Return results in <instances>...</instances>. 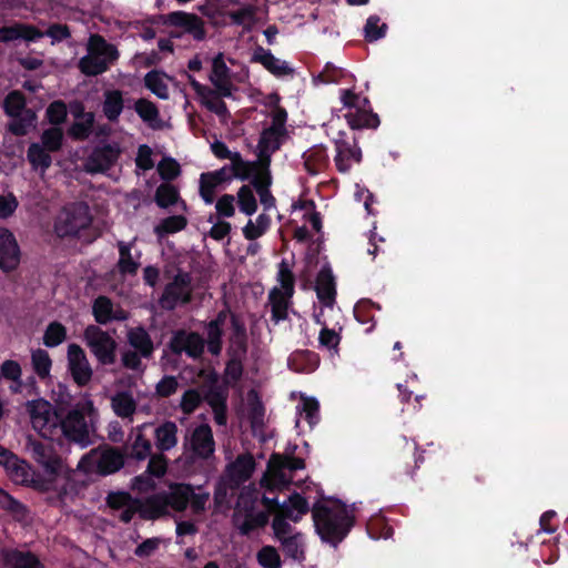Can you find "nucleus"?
<instances>
[{"label": "nucleus", "mask_w": 568, "mask_h": 568, "mask_svg": "<svg viewBox=\"0 0 568 568\" xmlns=\"http://www.w3.org/2000/svg\"><path fill=\"white\" fill-rule=\"evenodd\" d=\"M324 500L322 496L312 507L315 531L323 542L337 548L355 525V518L341 500L332 506Z\"/></svg>", "instance_id": "1"}, {"label": "nucleus", "mask_w": 568, "mask_h": 568, "mask_svg": "<svg viewBox=\"0 0 568 568\" xmlns=\"http://www.w3.org/2000/svg\"><path fill=\"white\" fill-rule=\"evenodd\" d=\"M97 416L98 410L91 399L78 402L59 423L63 439L82 448L88 447L91 444L89 423L92 424Z\"/></svg>", "instance_id": "2"}, {"label": "nucleus", "mask_w": 568, "mask_h": 568, "mask_svg": "<svg viewBox=\"0 0 568 568\" xmlns=\"http://www.w3.org/2000/svg\"><path fill=\"white\" fill-rule=\"evenodd\" d=\"M0 465L17 485L30 486L42 493L52 490V480L43 479V476L32 470L30 464L2 445H0Z\"/></svg>", "instance_id": "3"}, {"label": "nucleus", "mask_w": 568, "mask_h": 568, "mask_svg": "<svg viewBox=\"0 0 568 568\" xmlns=\"http://www.w3.org/2000/svg\"><path fill=\"white\" fill-rule=\"evenodd\" d=\"M183 446L186 459L192 463L213 459L216 444L212 427L206 423L196 425L185 435Z\"/></svg>", "instance_id": "4"}, {"label": "nucleus", "mask_w": 568, "mask_h": 568, "mask_svg": "<svg viewBox=\"0 0 568 568\" xmlns=\"http://www.w3.org/2000/svg\"><path fill=\"white\" fill-rule=\"evenodd\" d=\"M193 278L190 272L178 268L172 281L166 283L159 298L162 310L172 312L180 305L190 304L193 300Z\"/></svg>", "instance_id": "5"}, {"label": "nucleus", "mask_w": 568, "mask_h": 568, "mask_svg": "<svg viewBox=\"0 0 568 568\" xmlns=\"http://www.w3.org/2000/svg\"><path fill=\"white\" fill-rule=\"evenodd\" d=\"M83 341L100 365L115 364L118 343L106 331L90 324L83 331Z\"/></svg>", "instance_id": "6"}, {"label": "nucleus", "mask_w": 568, "mask_h": 568, "mask_svg": "<svg viewBox=\"0 0 568 568\" xmlns=\"http://www.w3.org/2000/svg\"><path fill=\"white\" fill-rule=\"evenodd\" d=\"M27 449L32 459L42 468L45 477L52 480V490L55 487L57 478L63 471V460L52 444L39 439H29Z\"/></svg>", "instance_id": "7"}, {"label": "nucleus", "mask_w": 568, "mask_h": 568, "mask_svg": "<svg viewBox=\"0 0 568 568\" xmlns=\"http://www.w3.org/2000/svg\"><path fill=\"white\" fill-rule=\"evenodd\" d=\"M79 466L100 476H108L124 466V455L116 447H106L100 453L98 449H92L81 458Z\"/></svg>", "instance_id": "8"}, {"label": "nucleus", "mask_w": 568, "mask_h": 568, "mask_svg": "<svg viewBox=\"0 0 568 568\" xmlns=\"http://www.w3.org/2000/svg\"><path fill=\"white\" fill-rule=\"evenodd\" d=\"M91 222L88 206L75 204L61 212L54 223V231L59 237H74L81 230L89 227Z\"/></svg>", "instance_id": "9"}, {"label": "nucleus", "mask_w": 568, "mask_h": 568, "mask_svg": "<svg viewBox=\"0 0 568 568\" xmlns=\"http://www.w3.org/2000/svg\"><path fill=\"white\" fill-rule=\"evenodd\" d=\"M305 468V460L301 457L293 455H281L272 454L267 463V471L273 476L274 483L268 484V479L264 477L262 485L267 488L268 491H273L275 488H283L290 485L286 479L284 470L296 471Z\"/></svg>", "instance_id": "10"}, {"label": "nucleus", "mask_w": 568, "mask_h": 568, "mask_svg": "<svg viewBox=\"0 0 568 568\" xmlns=\"http://www.w3.org/2000/svg\"><path fill=\"white\" fill-rule=\"evenodd\" d=\"M334 145L336 151L334 162L338 172L348 173L353 163L362 162L363 154L355 135L349 138L346 132L339 131L334 139Z\"/></svg>", "instance_id": "11"}, {"label": "nucleus", "mask_w": 568, "mask_h": 568, "mask_svg": "<svg viewBox=\"0 0 568 568\" xmlns=\"http://www.w3.org/2000/svg\"><path fill=\"white\" fill-rule=\"evenodd\" d=\"M121 149L118 143H103L93 148L85 160L84 169L88 173H104L119 160Z\"/></svg>", "instance_id": "12"}, {"label": "nucleus", "mask_w": 568, "mask_h": 568, "mask_svg": "<svg viewBox=\"0 0 568 568\" xmlns=\"http://www.w3.org/2000/svg\"><path fill=\"white\" fill-rule=\"evenodd\" d=\"M174 355L185 353L191 358H200L205 348V339L197 332L178 329L173 333L169 344Z\"/></svg>", "instance_id": "13"}, {"label": "nucleus", "mask_w": 568, "mask_h": 568, "mask_svg": "<svg viewBox=\"0 0 568 568\" xmlns=\"http://www.w3.org/2000/svg\"><path fill=\"white\" fill-rule=\"evenodd\" d=\"M68 371L73 382L79 387L87 386L93 376L92 367L88 361L87 354L78 344L68 346Z\"/></svg>", "instance_id": "14"}, {"label": "nucleus", "mask_w": 568, "mask_h": 568, "mask_svg": "<svg viewBox=\"0 0 568 568\" xmlns=\"http://www.w3.org/2000/svg\"><path fill=\"white\" fill-rule=\"evenodd\" d=\"M163 23L166 26L178 27L184 32L191 34L194 40L203 41L206 38V30L202 18L195 13L185 11H173L161 16Z\"/></svg>", "instance_id": "15"}, {"label": "nucleus", "mask_w": 568, "mask_h": 568, "mask_svg": "<svg viewBox=\"0 0 568 568\" xmlns=\"http://www.w3.org/2000/svg\"><path fill=\"white\" fill-rule=\"evenodd\" d=\"M21 258L20 247L12 232L0 229V270L4 273L14 271Z\"/></svg>", "instance_id": "16"}, {"label": "nucleus", "mask_w": 568, "mask_h": 568, "mask_svg": "<svg viewBox=\"0 0 568 568\" xmlns=\"http://www.w3.org/2000/svg\"><path fill=\"white\" fill-rule=\"evenodd\" d=\"M0 556L6 568H45L40 558L30 550L3 548Z\"/></svg>", "instance_id": "17"}, {"label": "nucleus", "mask_w": 568, "mask_h": 568, "mask_svg": "<svg viewBox=\"0 0 568 568\" xmlns=\"http://www.w3.org/2000/svg\"><path fill=\"white\" fill-rule=\"evenodd\" d=\"M251 62L262 64L275 77L291 75L294 72L285 61H281L270 50H266L261 45H257L254 50Z\"/></svg>", "instance_id": "18"}, {"label": "nucleus", "mask_w": 568, "mask_h": 568, "mask_svg": "<svg viewBox=\"0 0 568 568\" xmlns=\"http://www.w3.org/2000/svg\"><path fill=\"white\" fill-rule=\"evenodd\" d=\"M315 291L318 301L326 307H332L336 297V284L329 266H323L316 277Z\"/></svg>", "instance_id": "19"}, {"label": "nucleus", "mask_w": 568, "mask_h": 568, "mask_svg": "<svg viewBox=\"0 0 568 568\" xmlns=\"http://www.w3.org/2000/svg\"><path fill=\"white\" fill-rule=\"evenodd\" d=\"M43 33L34 26L16 22L12 26L0 28V42L7 43L14 40L36 41Z\"/></svg>", "instance_id": "20"}, {"label": "nucleus", "mask_w": 568, "mask_h": 568, "mask_svg": "<svg viewBox=\"0 0 568 568\" xmlns=\"http://www.w3.org/2000/svg\"><path fill=\"white\" fill-rule=\"evenodd\" d=\"M140 517L144 520H155L169 514L168 498L164 493L149 496L143 503L139 500Z\"/></svg>", "instance_id": "21"}, {"label": "nucleus", "mask_w": 568, "mask_h": 568, "mask_svg": "<svg viewBox=\"0 0 568 568\" xmlns=\"http://www.w3.org/2000/svg\"><path fill=\"white\" fill-rule=\"evenodd\" d=\"M129 345L145 359L153 357L155 346L151 335L143 326L130 328L126 334Z\"/></svg>", "instance_id": "22"}, {"label": "nucleus", "mask_w": 568, "mask_h": 568, "mask_svg": "<svg viewBox=\"0 0 568 568\" xmlns=\"http://www.w3.org/2000/svg\"><path fill=\"white\" fill-rule=\"evenodd\" d=\"M256 467L254 457L251 454H241L227 466L229 477L237 484L247 481Z\"/></svg>", "instance_id": "23"}, {"label": "nucleus", "mask_w": 568, "mask_h": 568, "mask_svg": "<svg viewBox=\"0 0 568 568\" xmlns=\"http://www.w3.org/2000/svg\"><path fill=\"white\" fill-rule=\"evenodd\" d=\"M320 365V356L310 349H298L288 357V367L296 373H312Z\"/></svg>", "instance_id": "24"}, {"label": "nucleus", "mask_w": 568, "mask_h": 568, "mask_svg": "<svg viewBox=\"0 0 568 568\" xmlns=\"http://www.w3.org/2000/svg\"><path fill=\"white\" fill-rule=\"evenodd\" d=\"M345 119L347 124L352 130H362V129H377L381 121L377 113L373 112V110H364L363 108H357L356 110H349L345 114Z\"/></svg>", "instance_id": "25"}, {"label": "nucleus", "mask_w": 568, "mask_h": 568, "mask_svg": "<svg viewBox=\"0 0 568 568\" xmlns=\"http://www.w3.org/2000/svg\"><path fill=\"white\" fill-rule=\"evenodd\" d=\"M168 498V505L175 511H184L192 498V485L175 483L170 486L168 493L163 491Z\"/></svg>", "instance_id": "26"}, {"label": "nucleus", "mask_w": 568, "mask_h": 568, "mask_svg": "<svg viewBox=\"0 0 568 568\" xmlns=\"http://www.w3.org/2000/svg\"><path fill=\"white\" fill-rule=\"evenodd\" d=\"M292 297L286 296L278 287H273L268 293L271 304V321L278 324L288 318V305Z\"/></svg>", "instance_id": "27"}, {"label": "nucleus", "mask_w": 568, "mask_h": 568, "mask_svg": "<svg viewBox=\"0 0 568 568\" xmlns=\"http://www.w3.org/2000/svg\"><path fill=\"white\" fill-rule=\"evenodd\" d=\"M303 160L306 172L316 175L328 164L327 149L323 145H315L303 153Z\"/></svg>", "instance_id": "28"}, {"label": "nucleus", "mask_w": 568, "mask_h": 568, "mask_svg": "<svg viewBox=\"0 0 568 568\" xmlns=\"http://www.w3.org/2000/svg\"><path fill=\"white\" fill-rule=\"evenodd\" d=\"M310 510L312 511L306 498L296 491L282 503V514L294 523H298Z\"/></svg>", "instance_id": "29"}, {"label": "nucleus", "mask_w": 568, "mask_h": 568, "mask_svg": "<svg viewBox=\"0 0 568 568\" xmlns=\"http://www.w3.org/2000/svg\"><path fill=\"white\" fill-rule=\"evenodd\" d=\"M92 315L100 325H106L112 321H124L125 316H114L113 303L110 297L100 295L93 301Z\"/></svg>", "instance_id": "30"}, {"label": "nucleus", "mask_w": 568, "mask_h": 568, "mask_svg": "<svg viewBox=\"0 0 568 568\" xmlns=\"http://www.w3.org/2000/svg\"><path fill=\"white\" fill-rule=\"evenodd\" d=\"M155 445L160 452H168L178 444V426L166 420L155 428Z\"/></svg>", "instance_id": "31"}, {"label": "nucleus", "mask_w": 568, "mask_h": 568, "mask_svg": "<svg viewBox=\"0 0 568 568\" xmlns=\"http://www.w3.org/2000/svg\"><path fill=\"white\" fill-rule=\"evenodd\" d=\"M27 412L34 427H44L51 419V404L43 398L28 400Z\"/></svg>", "instance_id": "32"}, {"label": "nucleus", "mask_w": 568, "mask_h": 568, "mask_svg": "<svg viewBox=\"0 0 568 568\" xmlns=\"http://www.w3.org/2000/svg\"><path fill=\"white\" fill-rule=\"evenodd\" d=\"M124 109L123 93L120 90H106L102 112L110 122H116Z\"/></svg>", "instance_id": "33"}, {"label": "nucleus", "mask_w": 568, "mask_h": 568, "mask_svg": "<svg viewBox=\"0 0 568 568\" xmlns=\"http://www.w3.org/2000/svg\"><path fill=\"white\" fill-rule=\"evenodd\" d=\"M111 407L118 417L130 418L136 410V400L128 390L116 392L111 397Z\"/></svg>", "instance_id": "34"}, {"label": "nucleus", "mask_w": 568, "mask_h": 568, "mask_svg": "<svg viewBox=\"0 0 568 568\" xmlns=\"http://www.w3.org/2000/svg\"><path fill=\"white\" fill-rule=\"evenodd\" d=\"M171 80L172 78L161 70H151L144 77V85L159 99L168 100L170 98L169 87L164 79Z\"/></svg>", "instance_id": "35"}, {"label": "nucleus", "mask_w": 568, "mask_h": 568, "mask_svg": "<svg viewBox=\"0 0 568 568\" xmlns=\"http://www.w3.org/2000/svg\"><path fill=\"white\" fill-rule=\"evenodd\" d=\"M93 51L90 48L89 54L79 61V69L87 77H97L108 70V61Z\"/></svg>", "instance_id": "36"}, {"label": "nucleus", "mask_w": 568, "mask_h": 568, "mask_svg": "<svg viewBox=\"0 0 568 568\" xmlns=\"http://www.w3.org/2000/svg\"><path fill=\"white\" fill-rule=\"evenodd\" d=\"M231 348L229 351L240 352V355L247 353V333L244 323L235 315L231 317Z\"/></svg>", "instance_id": "37"}, {"label": "nucleus", "mask_w": 568, "mask_h": 568, "mask_svg": "<svg viewBox=\"0 0 568 568\" xmlns=\"http://www.w3.org/2000/svg\"><path fill=\"white\" fill-rule=\"evenodd\" d=\"M0 509L4 510L17 521H22L28 516V508L9 493L0 487Z\"/></svg>", "instance_id": "38"}, {"label": "nucleus", "mask_w": 568, "mask_h": 568, "mask_svg": "<svg viewBox=\"0 0 568 568\" xmlns=\"http://www.w3.org/2000/svg\"><path fill=\"white\" fill-rule=\"evenodd\" d=\"M230 356L224 369V385L229 386L231 383H237L243 375V358L246 355H240V352L227 351Z\"/></svg>", "instance_id": "39"}, {"label": "nucleus", "mask_w": 568, "mask_h": 568, "mask_svg": "<svg viewBox=\"0 0 568 568\" xmlns=\"http://www.w3.org/2000/svg\"><path fill=\"white\" fill-rule=\"evenodd\" d=\"M119 248V261H118V271L122 275H135L140 263L134 261L131 254V244L120 241L118 243Z\"/></svg>", "instance_id": "40"}, {"label": "nucleus", "mask_w": 568, "mask_h": 568, "mask_svg": "<svg viewBox=\"0 0 568 568\" xmlns=\"http://www.w3.org/2000/svg\"><path fill=\"white\" fill-rule=\"evenodd\" d=\"M27 159L33 169H41L42 171H47L52 164L50 152L37 142L29 145Z\"/></svg>", "instance_id": "41"}, {"label": "nucleus", "mask_w": 568, "mask_h": 568, "mask_svg": "<svg viewBox=\"0 0 568 568\" xmlns=\"http://www.w3.org/2000/svg\"><path fill=\"white\" fill-rule=\"evenodd\" d=\"M187 225V220L183 215L168 216L154 227V233L158 237L162 239L169 234L178 233L184 230Z\"/></svg>", "instance_id": "42"}, {"label": "nucleus", "mask_w": 568, "mask_h": 568, "mask_svg": "<svg viewBox=\"0 0 568 568\" xmlns=\"http://www.w3.org/2000/svg\"><path fill=\"white\" fill-rule=\"evenodd\" d=\"M12 121L8 124V130L16 136H23L29 132V129L33 125L37 120L36 112L33 110H27L20 113L18 116H11Z\"/></svg>", "instance_id": "43"}, {"label": "nucleus", "mask_w": 568, "mask_h": 568, "mask_svg": "<svg viewBox=\"0 0 568 568\" xmlns=\"http://www.w3.org/2000/svg\"><path fill=\"white\" fill-rule=\"evenodd\" d=\"M254 500L245 503L244 516L235 511L233 515V524L239 529L240 535L248 536L253 530L257 528L253 520Z\"/></svg>", "instance_id": "44"}, {"label": "nucleus", "mask_w": 568, "mask_h": 568, "mask_svg": "<svg viewBox=\"0 0 568 568\" xmlns=\"http://www.w3.org/2000/svg\"><path fill=\"white\" fill-rule=\"evenodd\" d=\"M27 110L29 109L27 108L26 95L19 90L9 92L3 100V111L10 118L18 116Z\"/></svg>", "instance_id": "45"}, {"label": "nucleus", "mask_w": 568, "mask_h": 568, "mask_svg": "<svg viewBox=\"0 0 568 568\" xmlns=\"http://www.w3.org/2000/svg\"><path fill=\"white\" fill-rule=\"evenodd\" d=\"M90 45L98 55L108 61V65L119 59V51L115 45L106 42V40L100 34L91 36Z\"/></svg>", "instance_id": "46"}, {"label": "nucleus", "mask_w": 568, "mask_h": 568, "mask_svg": "<svg viewBox=\"0 0 568 568\" xmlns=\"http://www.w3.org/2000/svg\"><path fill=\"white\" fill-rule=\"evenodd\" d=\"M67 339V327L58 322L53 321L48 324L42 341L47 347L53 348L61 345Z\"/></svg>", "instance_id": "47"}, {"label": "nucleus", "mask_w": 568, "mask_h": 568, "mask_svg": "<svg viewBox=\"0 0 568 568\" xmlns=\"http://www.w3.org/2000/svg\"><path fill=\"white\" fill-rule=\"evenodd\" d=\"M94 113H88L87 119L75 120L69 128L68 134L74 141L87 140L93 130Z\"/></svg>", "instance_id": "48"}, {"label": "nucleus", "mask_w": 568, "mask_h": 568, "mask_svg": "<svg viewBox=\"0 0 568 568\" xmlns=\"http://www.w3.org/2000/svg\"><path fill=\"white\" fill-rule=\"evenodd\" d=\"M179 197V191L174 185L170 183H162L155 191L154 201L159 207L168 209L174 205Z\"/></svg>", "instance_id": "49"}, {"label": "nucleus", "mask_w": 568, "mask_h": 568, "mask_svg": "<svg viewBox=\"0 0 568 568\" xmlns=\"http://www.w3.org/2000/svg\"><path fill=\"white\" fill-rule=\"evenodd\" d=\"M31 363L34 373L39 376L40 379H45L50 376L52 361L47 351L42 348L33 351L31 354Z\"/></svg>", "instance_id": "50"}, {"label": "nucleus", "mask_w": 568, "mask_h": 568, "mask_svg": "<svg viewBox=\"0 0 568 568\" xmlns=\"http://www.w3.org/2000/svg\"><path fill=\"white\" fill-rule=\"evenodd\" d=\"M388 26L381 22V18L372 14L367 18L364 26V38L367 42H375L386 36Z\"/></svg>", "instance_id": "51"}, {"label": "nucleus", "mask_w": 568, "mask_h": 568, "mask_svg": "<svg viewBox=\"0 0 568 568\" xmlns=\"http://www.w3.org/2000/svg\"><path fill=\"white\" fill-rule=\"evenodd\" d=\"M302 534L288 536L286 539L281 540V546L286 557L302 562L305 559V554L302 547Z\"/></svg>", "instance_id": "52"}, {"label": "nucleus", "mask_w": 568, "mask_h": 568, "mask_svg": "<svg viewBox=\"0 0 568 568\" xmlns=\"http://www.w3.org/2000/svg\"><path fill=\"white\" fill-rule=\"evenodd\" d=\"M232 178H237L242 181L248 180L255 172L253 162H246L242 159L239 152H235L229 166Z\"/></svg>", "instance_id": "53"}, {"label": "nucleus", "mask_w": 568, "mask_h": 568, "mask_svg": "<svg viewBox=\"0 0 568 568\" xmlns=\"http://www.w3.org/2000/svg\"><path fill=\"white\" fill-rule=\"evenodd\" d=\"M375 304L369 300H361L354 306V316L361 324H371L366 332L369 333L375 326L373 308Z\"/></svg>", "instance_id": "54"}, {"label": "nucleus", "mask_w": 568, "mask_h": 568, "mask_svg": "<svg viewBox=\"0 0 568 568\" xmlns=\"http://www.w3.org/2000/svg\"><path fill=\"white\" fill-rule=\"evenodd\" d=\"M63 144V131L59 126L45 129L41 134V146L49 152H58Z\"/></svg>", "instance_id": "55"}, {"label": "nucleus", "mask_w": 568, "mask_h": 568, "mask_svg": "<svg viewBox=\"0 0 568 568\" xmlns=\"http://www.w3.org/2000/svg\"><path fill=\"white\" fill-rule=\"evenodd\" d=\"M277 281L281 284L282 292L286 296L293 297L295 276L285 260L278 264Z\"/></svg>", "instance_id": "56"}, {"label": "nucleus", "mask_w": 568, "mask_h": 568, "mask_svg": "<svg viewBox=\"0 0 568 568\" xmlns=\"http://www.w3.org/2000/svg\"><path fill=\"white\" fill-rule=\"evenodd\" d=\"M272 118V124L267 128V134L274 135V134H282L286 135V121H287V111L281 106L275 105V108L271 112Z\"/></svg>", "instance_id": "57"}, {"label": "nucleus", "mask_w": 568, "mask_h": 568, "mask_svg": "<svg viewBox=\"0 0 568 568\" xmlns=\"http://www.w3.org/2000/svg\"><path fill=\"white\" fill-rule=\"evenodd\" d=\"M240 210L246 215H253L257 210V202L248 185H242L237 192Z\"/></svg>", "instance_id": "58"}, {"label": "nucleus", "mask_w": 568, "mask_h": 568, "mask_svg": "<svg viewBox=\"0 0 568 568\" xmlns=\"http://www.w3.org/2000/svg\"><path fill=\"white\" fill-rule=\"evenodd\" d=\"M134 110L138 115L150 124L159 119L160 112L155 103L152 101L141 98L136 100L134 104Z\"/></svg>", "instance_id": "59"}, {"label": "nucleus", "mask_w": 568, "mask_h": 568, "mask_svg": "<svg viewBox=\"0 0 568 568\" xmlns=\"http://www.w3.org/2000/svg\"><path fill=\"white\" fill-rule=\"evenodd\" d=\"M227 386H213L207 387L203 400L207 403L211 408L227 405Z\"/></svg>", "instance_id": "60"}, {"label": "nucleus", "mask_w": 568, "mask_h": 568, "mask_svg": "<svg viewBox=\"0 0 568 568\" xmlns=\"http://www.w3.org/2000/svg\"><path fill=\"white\" fill-rule=\"evenodd\" d=\"M0 372L1 376H3L6 379L12 381L17 384V387L13 388V392L18 393L22 386V369L20 364L13 359H7L1 364Z\"/></svg>", "instance_id": "61"}, {"label": "nucleus", "mask_w": 568, "mask_h": 568, "mask_svg": "<svg viewBox=\"0 0 568 568\" xmlns=\"http://www.w3.org/2000/svg\"><path fill=\"white\" fill-rule=\"evenodd\" d=\"M257 562L263 568H281V557L273 546H263L256 555Z\"/></svg>", "instance_id": "62"}, {"label": "nucleus", "mask_w": 568, "mask_h": 568, "mask_svg": "<svg viewBox=\"0 0 568 568\" xmlns=\"http://www.w3.org/2000/svg\"><path fill=\"white\" fill-rule=\"evenodd\" d=\"M48 121L53 125H60L65 122L68 116L67 104L62 100L51 102L45 111Z\"/></svg>", "instance_id": "63"}, {"label": "nucleus", "mask_w": 568, "mask_h": 568, "mask_svg": "<svg viewBox=\"0 0 568 568\" xmlns=\"http://www.w3.org/2000/svg\"><path fill=\"white\" fill-rule=\"evenodd\" d=\"M255 16L256 8L252 4L230 13L232 22L236 26H245V23L248 22L246 26L247 30H251L253 24L256 22Z\"/></svg>", "instance_id": "64"}]
</instances>
